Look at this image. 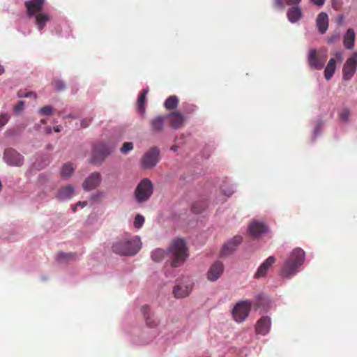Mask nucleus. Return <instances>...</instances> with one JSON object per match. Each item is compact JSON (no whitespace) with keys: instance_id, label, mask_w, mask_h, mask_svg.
Segmentation results:
<instances>
[{"instance_id":"nucleus-33","label":"nucleus","mask_w":357,"mask_h":357,"mask_svg":"<svg viewBox=\"0 0 357 357\" xmlns=\"http://www.w3.org/2000/svg\"><path fill=\"white\" fill-rule=\"evenodd\" d=\"M38 113L41 116H50L53 113V108L50 105H46L40 108Z\"/></svg>"},{"instance_id":"nucleus-8","label":"nucleus","mask_w":357,"mask_h":357,"mask_svg":"<svg viewBox=\"0 0 357 357\" xmlns=\"http://www.w3.org/2000/svg\"><path fill=\"white\" fill-rule=\"evenodd\" d=\"M327 55L321 54L316 49H310L307 56L309 67L314 70H321L326 61Z\"/></svg>"},{"instance_id":"nucleus-20","label":"nucleus","mask_w":357,"mask_h":357,"mask_svg":"<svg viewBox=\"0 0 357 357\" xmlns=\"http://www.w3.org/2000/svg\"><path fill=\"white\" fill-rule=\"evenodd\" d=\"M275 262V258L273 256L268 257L258 268L257 272L255 274V278H260L266 274V272L269 268Z\"/></svg>"},{"instance_id":"nucleus-47","label":"nucleus","mask_w":357,"mask_h":357,"mask_svg":"<svg viewBox=\"0 0 357 357\" xmlns=\"http://www.w3.org/2000/svg\"><path fill=\"white\" fill-rule=\"evenodd\" d=\"M91 120L90 119H83L81 122V126L82 128H86L89 125V123H90Z\"/></svg>"},{"instance_id":"nucleus-52","label":"nucleus","mask_w":357,"mask_h":357,"mask_svg":"<svg viewBox=\"0 0 357 357\" xmlns=\"http://www.w3.org/2000/svg\"><path fill=\"white\" fill-rule=\"evenodd\" d=\"M232 193H233L232 190H229L227 193L224 191V194H225L227 197L231 196L232 195Z\"/></svg>"},{"instance_id":"nucleus-18","label":"nucleus","mask_w":357,"mask_h":357,"mask_svg":"<svg viewBox=\"0 0 357 357\" xmlns=\"http://www.w3.org/2000/svg\"><path fill=\"white\" fill-rule=\"evenodd\" d=\"M166 115H159L150 121L151 130L153 132H161L165 128Z\"/></svg>"},{"instance_id":"nucleus-41","label":"nucleus","mask_w":357,"mask_h":357,"mask_svg":"<svg viewBox=\"0 0 357 357\" xmlns=\"http://www.w3.org/2000/svg\"><path fill=\"white\" fill-rule=\"evenodd\" d=\"M197 109V107L194 105H191V104H186L185 107V112L186 113H188V114H190V113H193Z\"/></svg>"},{"instance_id":"nucleus-51","label":"nucleus","mask_w":357,"mask_h":357,"mask_svg":"<svg viewBox=\"0 0 357 357\" xmlns=\"http://www.w3.org/2000/svg\"><path fill=\"white\" fill-rule=\"evenodd\" d=\"M54 130L56 132H59L61 131V126H54Z\"/></svg>"},{"instance_id":"nucleus-57","label":"nucleus","mask_w":357,"mask_h":357,"mask_svg":"<svg viewBox=\"0 0 357 357\" xmlns=\"http://www.w3.org/2000/svg\"><path fill=\"white\" fill-rule=\"evenodd\" d=\"M51 132H52L51 128H47V132H48V133H51Z\"/></svg>"},{"instance_id":"nucleus-12","label":"nucleus","mask_w":357,"mask_h":357,"mask_svg":"<svg viewBox=\"0 0 357 357\" xmlns=\"http://www.w3.org/2000/svg\"><path fill=\"white\" fill-rule=\"evenodd\" d=\"M45 0H29L24 3L26 8V13L29 17H33L36 14L41 13Z\"/></svg>"},{"instance_id":"nucleus-49","label":"nucleus","mask_w":357,"mask_h":357,"mask_svg":"<svg viewBox=\"0 0 357 357\" xmlns=\"http://www.w3.org/2000/svg\"><path fill=\"white\" fill-rule=\"evenodd\" d=\"M335 56L340 62L342 61V54L340 52L335 53Z\"/></svg>"},{"instance_id":"nucleus-21","label":"nucleus","mask_w":357,"mask_h":357,"mask_svg":"<svg viewBox=\"0 0 357 357\" xmlns=\"http://www.w3.org/2000/svg\"><path fill=\"white\" fill-rule=\"evenodd\" d=\"M74 195V188L72 185H68L59 189L56 195V199L63 201L70 199Z\"/></svg>"},{"instance_id":"nucleus-29","label":"nucleus","mask_w":357,"mask_h":357,"mask_svg":"<svg viewBox=\"0 0 357 357\" xmlns=\"http://www.w3.org/2000/svg\"><path fill=\"white\" fill-rule=\"evenodd\" d=\"M178 105V99L176 96H171L168 97L165 103V107L168 110L174 109Z\"/></svg>"},{"instance_id":"nucleus-36","label":"nucleus","mask_w":357,"mask_h":357,"mask_svg":"<svg viewBox=\"0 0 357 357\" xmlns=\"http://www.w3.org/2000/svg\"><path fill=\"white\" fill-rule=\"evenodd\" d=\"M205 208L203 203H195L192 206V210L195 213H201Z\"/></svg>"},{"instance_id":"nucleus-42","label":"nucleus","mask_w":357,"mask_h":357,"mask_svg":"<svg viewBox=\"0 0 357 357\" xmlns=\"http://www.w3.org/2000/svg\"><path fill=\"white\" fill-rule=\"evenodd\" d=\"M24 102L20 100L18 103L14 107V110L16 112H20L24 109Z\"/></svg>"},{"instance_id":"nucleus-15","label":"nucleus","mask_w":357,"mask_h":357,"mask_svg":"<svg viewBox=\"0 0 357 357\" xmlns=\"http://www.w3.org/2000/svg\"><path fill=\"white\" fill-rule=\"evenodd\" d=\"M243 238L241 236H235L233 238L226 243L222 249V256H227L231 254L242 242Z\"/></svg>"},{"instance_id":"nucleus-34","label":"nucleus","mask_w":357,"mask_h":357,"mask_svg":"<svg viewBox=\"0 0 357 357\" xmlns=\"http://www.w3.org/2000/svg\"><path fill=\"white\" fill-rule=\"evenodd\" d=\"M144 221V217L140 214H137L135 218L134 226L137 229H140L143 226Z\"/></svg>"},{"instance_id":"nucleus-43","label":"nucleus","mask_w":357,"mask_h":357,"mask_svg":"<svg viewBox=\"0 0 357 357\" xmlns=\"http://www.w3.org/2000/svg\"><path fill=\"white\" fill-rule=\"evenodd\" d=\"M326 0H310V2L312 3L313 5L321 8L322 7L325 3Z\"/></svg>"},{"instance_id":"nucleus-27","label":"nucleus","mask_w":357,"mask_h":357,"mask_svg":"<svg viewBox=\"0 0 357 357\" xmlns=\"http://www.w3.org/2000/svg\"><path fill=\"white\" fill-rule=\"evenodd\" d=\"M33 17H35L36 24L40 31L43 30L47 22L50 20V16L48 14L42 12L36 14Z\"/></svg>"},{"instance_id":"nucleus-45","label":"nucleus","mask_w":357,"mask_h":357,"mask_svg":"<svg viewBox=\"0 0 357 357\" xmlns=\"http://www.w3.org/2000/svg\"><path fill=\"white\" fill-rule=\"evenodd\" d=\"M301 1V0H285V3L287 5H294L298 6V4Z\"/></svg>"},{"instance_id":"nucleus-3","label":"nucleus","mask_w":357,"mask_h":357,"mask_svg":"<svg viewBox=\"0 0 357 357\" xmlns=\"http://www.w3.org/2000/svg\"><path fill=\"white\" fill-rule=\"evenodd\" d=\"M304 261L305 252L299 248L294 249L284 262L281 270V275L284 278H289L294 275L296 273L298 268L303 264Z\"/></svg>"},{"instance_id":"nucleus-4","label":"nucleus","mask_w":357,"mask_h":357,"mask_svg":"<svg viewBox=\"0 0 357 357\" xmlns=\"http://www.w3.org/2000/svg\"><path fill=\"white\" fill-rule=\"evenodd\" d=\"M153 192V185L149 178L142 179L137 185L134 192V196L139 203H143L149 199Z\"/></svg>"},{"instance_id":"nucleus-59","label":"nucleus","mask_w":357,"mask_h":357,"mask_svg":"<svg viewBox=\"0 0 357 357\" xmlns=\"http://www.w3.org/2000/svg\"><path fill=\"white\" fill-rule=\"evenodd\" d=\"M67 117H70V118H73V116L71 115H68L67 116H65V118H67Z\"/></svg>"},{"instance_id":"nucleus-37","label":"nucleus","mask_w":357,"mask_h":357,"mask_svg":"<svg viewBox=\"0 0 357 357\" xmlns=\"http://www.w3.org/2000/svg\"><path fill=\"white\" fill-rule=\"evenodd\" d=\"M132 149L133 144L132 142H125L121 148V151L123 153H127L130 151L132 150Z\"/></svg>"},{"instance_id":"nucleus-30","label":"nucleus","mask_w":357,"mask_h":357,"mask_svg":"<svg viewBox=\"0 0 357 357\" xmlns=\"http://www.w3.org/2000/svg\"><path fill=\"white\" fill-rule=\"evenodd\" d=\"M167 253L165 251L160 248L154 250L151 253V258L155 262L161 261Z\"/></svg>"},{"instance_id":"nucleus-19","label":"nucleus","mask_w":357,"mask_h":357,"mask_svg":"<svg viewBox=\"0 0 357 357\" xmlns=\"http://www.w3.org/2000/svg\"><path fill=\"white\" fill-rule=\"evenodd\" d=\"M248 231L252 237H258L267 231V227L263 222L254 221L250 223Z\"/></svg>"},{"instance_id":"nucleus-25","label":"nucleus","mask_w":357,"mask_h":357,"mask_svg":"<svg viewBox=\"0 0 357 357\" xmlns=\"http://www.w3.org/2000/svg\"><path fill=\"white\" fill-rule=\"evenodd\" d=\"M141 311L144 314L146 324L149 327L154 328L158 325V321L153 318V317L150 313V309L149 306H142L141 308Z\"/></svg>"},{"instance_id":"nucleus-9","label":"nucleus","mask_w":357,"mask_h":357,"mask_svg":"<svg viewBox=\"0 0 357 357\" xmlns=\"http://www.w3.org/2000/svg\"><path fill=\"white\" fill-rule=\"evenodd\" d=\"M357 68V51L354 52L345 61L342 68V77L349 80L354 75Z\"/></svg>"},{"instance_id":"nucleus-1","label":"nucleus","mask_w":357,"mask_h":357,"mask_svg":"<svg viewBox=\"0 0 357 357\" xmlns=\"http://www.w3.org/2000/svg\"><path fill=\"white\" fill-rule=\"evenodd\" d=\"M141 248L142 243L139 236H126L114 242L112 250L121 256H133L140 250Z\"/></svg>"},{"instance_id":"nucleus-22","label":"nucleus","mask_w":357,"mask_h":357,"mask_svg":"<svg viewBox=\"0 0 357 357\" xmlns=\"http://www.w3.org/2000/svg\"><path fill=\"white\" fill-rule=\"evenodd\" d=\"M316 24L319 31L321 34L325 33L328 28V15L324 12L320 13L317 17Z\"/></svg>"},{"instance_id":"nucleus-26","label":"nucleus","mask_w":357,"mask_h":357,"mask_svg":"<svg viewBox=\"0 0 357 357\" xmlns=\"http://www.w3.org/2000/svg\"><path fill=\"white\" fill-rule=\"evenodd\" d=\"M147 93L148 89H144L140 92V94L137 98V108L142 116H144L146 112L145 102L146 100Z\"/></svg>"},{"instance_id":"nucleus-13","label":"nucleus","mask_w":357,"mask_h":357,"mask_svg":"<svg viewBox=\"0 0 357 357\" xmlns=\"http://www.w3.org/2000/svg\"><path fill=\"white\" fill-rule=\"evenodd\" d=\"M166 119L169 121L170 126L175 130L183 127L185 121V117L179 112H174L167 114Z\"/></svg>"},{"instance_id":"nucleus-32","label":"nucleus","mask_w":357,"mask_h":357,"mask_svg":"<svg viewBox=\"0 0 357 357\" xmlns=\"http://www.w3.org/2000/svg\"><path fill=\"white\" fill-rule=\"evenodd\" d=\"M75 257V254L73 253H65V252H60L56 256V260L59 262H61L63 261H68L70 259H73Z\"/></svg>"},{"instance_id":"nucleus-39","label":"nucleus","mask_w":357,"mask_h":357,"mask_svg":"<svg viewBox=\"0 0 357 357\" xmlns=\"http://www.w3.org/2000/svg\"><path fill=\"white\" fill-rule=\"evenodd\" d=\"M53 84L56 91H61L65 88L64 83L60 80H55Z\"/></svg>"},{"instance_id":"nucleus-11","label":"nucleus","mask_w":357,"mask_h":357,"mask_svg":"<svg viewBox=\"0 0 357 357\" xmlns=\"http://www.w3.org/2000/svg\"><path fill=\"white\" fill-rule=\"evenodd\" d=\"M113 149L103 144H96L93 150L92 162L98 163L107 157Z\"/></svg>"},{"instance_id":"nucleus-44","label":"nucleus","mask_w":357,"mask_h":357,"mask_svg":"<svg viewBox=\"0 0 357 357\" xmlns=\"http://www.w3.org/2000/svg\"><path fill=\"white\" fill-rule=\"evenodd\" d=\"M285 0H274V6L279 8H283L284 7Z\"/></svg>"},{"instance_id":"nucleus-40","label":"nucleus","mask_w":357,"mask_h":357,"mask_svg":"<svg viewBox=\"0 0 357 357\" xmlns=\"http://www.w3.org/2000/svg\"><path fill=\"white\" fill-rule=\"evenodd\" d=\"M18 97L19 98H28V97H33L34 99L36 98V94L33 92H28V93H23V92H18Z\"/></svg>"},{"instance_id":"nucleus-38","label":"nucleus","mask_w":357,"mask_h":357,"mask_svg":"<svg viewBox=\"0 0 357 357\" xmlns=\"http://www.w3.org/2000/svg\"><path fill=\"white\" fill-rule=\"evenodd\" d=\"M10 116L6 114L0 115V128L4 126L8 121Z\"/></svg>"},{"instance_id":"nucleus-7","label":"nucleus","mask_w":357,"mask_h":357,"mask_svg":"<svg viewBox=\"0 0 357 357\" xmlns=\"http://www.w3.org/2000/svg\"><path fill=\"white\" fill-rule=\"evenodd\" d=\"M160 160V150L153 146L149 149L142 156L140 164L143 169H150L153 168Z\"/></svg>"},{"instance_id":"nucleus-31","label":"nucleus","mask_w":357,"mask_h":357,"mask_svg":"<svg viewBox=\"0 0 357 357\" xmlns=\"http://www.w3.org/2000/svg\"><path fill=\"white\" fill-rule=\"evenodd\" d=\"M74 172V167L70 163L65 164L61 171V174L63 178H68L71 176Z\"/></svg>"},{"instance_id":"nucleus-55","label":"nucleus","mask_w":357,"mask_h":357,"mask_svg":"<svg viewBox=\"0 0 357 357\" xmlns=\"http://www.w3.org/2000/svg\"><path fill=\"white\" fill-rule=\"evenodd\" d=\"M172 150L173 151H176L177 149V146H173L172 148H171Z\"/></svg>"},{"instance_id":"nucleus-5","label":"nucleus","mask_w":357,"mask_h":357,"mask_svg":"<svg viewBox=\"0 0 357 357\" xmlns=\"http://www.w3.org/2000/svg\"><path fill=\"white\" fill-rule=\"evenodd\" d=\"M194 287V283L189 277H183L177 280L173 289V294L176 298L188 297Z\"/></svg>"},{"instance_id":"nucleus-58","label":"nucleus","mask_w":357,"mask_h":357,"mask_svg":"<svg viewBox=\"0 0 357 357\" xmlns=\"http://www.w3.org/2000/svg\"><path fill=\"white\" fill-rule=\"evenodd\" d=\"M262 298V295H259V296H257V298H258V299H260V298Z\"/></svg>"},{"instance_id":"nucleus-56","label":"nucleus","mask_w":357,"mask_h":357,"mask_svg":"<svg viewBox=\"0 0 357 357\" xmlns=\"http://www.w3.org/2000/svg\"><path fill=\"white\" fill-rule=\"evenodd\" d=\"M77 206H77V204H75V205L73 207V211H76V210H77Z\"/></svg>"},{"instance_id":"nucleus-16","label":"nucleus","mask_w":357,"mask_h":357,"mask_svg":"<svg viewBox=\"0 0 357 357\" xmlns=\"http://www.w3.org/2000/svg\"><path fill=\"white\" fill-rule=\"evenodd\" d=\"M101 177L100 173L93 172L87 177L83 183V188L85 190H91L97 188L100 183Z\"/></svg>"},{"instance_id":"nucleus-53","label":"nucleus","mask_w":357,"mask_h":357,"mask_svg":"<svg viewBox=\"0 0 357 357\" xmlns=\"http://www.w3.org/2000/svg\"><path fill=\"white\" fill-rule=\"evenodd\" d=\"M4 73V68L0 65V75Z\"/></svg>"},{"instance_id":"nucleus-10","label":"nucleus","mask_w":357,"mask_h":357,"mask_svg":"<svg viewBox=\"0 0 357 357\" xmlns=\"http://www.w3.org/2000/svg\"><path fill=\"white\" fill-rule=\"evenodd\" d=\"M3 160L10 166H22L24 163V157L16 150L9 148L3 153Z\"/></svg>"},{"instance_id":"nucleus-17","label":"nucleus","mask_w":357,"mask_h":357,"mask_svg":"<svg viewBox=\"0 0 357 357\" xmlns=\"http://www.w3.org/2000/svg\"><path fill=\"white\" fill-rule=\"evenodd\" d=\"M271 324V319L268 317H262L256 324V333L262 335H266L270 331Z\"/></svg>"},{"instance_id":"nucleus-50","label":"nucleus","mask_w":357,"mask_h":357,"mask_svg":"<svg viewBox=\"0 0 357 357\" xmlns=\"http://www.w3.org/2000/svg\"><path fill=\"white\" fill-rule=\"evenodd\" d=\"M76 204H77V206H81L82 208H83L87 205V202H78Z\"/></svg>"},{"instance_id":"nucleus-14","label":"nucleus","mask_w":357,"mask_h":357,"mask_svg":"<svg viewBox=\"0 0 357 357\" xmlns=\"http://www.w3.org/2000/svg\"><path fill=\"white\" fill-rule=\"evenodd\" d=\"M223 271V264L219 261H217L213 263L209 268L207 273V279L211 282L216 281L222 275Z\"/></svg>"},{"instance_id":"nucleus-2","label":"nucleus","mask_w":357,"mask_h":357,"mask_svg":"<svg viewBox=\"0 0 357 357\" xmlns=\"http://www.w3.org/2000/svg\"><path fill=\"white\" fill-rule=\"evenodd\" d=\"M170 258V264L173 267H179L188 257V250L184 239L177 238L173 239L167 249Z\"/></svg>"},{"instance_id":"nucleus-24","label":"nucleus","mask_w":357,"mask_h":357,"mask_svg":"<svg viewBox=\"0 0 357 357\" xmlns=\"http://www.w3.org/2000/svg\"><path fill=\"white\" fill-rule=\"evenodd\" d=\"M356 34L353 29H349L343 37V44L346 49L351 50L354 48Z\"/></svg>"},{"instance_id":"nucleus-23","label":"nucleus","mask_w":357,"mask_h":357,"mask_svg":"<svg viewBox=\"0 0 357 357\" xmlns=\"http://www.w3.org/2000/svg\"><path fill=\"white\" fill-rule=\"evenodd\" d=\"M287 16L289 22L295 23L302 17L303 12L298 6H294L288 10Z\"/></svg>"},{"instance_id":"nucleus-48","label":"nucleus","mask_w":357,"mask_h":357,"mask_svg":"<svg viewBox=\"0 0 357 357\" xmlns=\"http://www.w3.org/2000/svg\"><path fill=\"white\" fill-rule=\"evenodd\" d=\"M343 20H344V16L342 15H340L338 17H337V23L338 24H342V22H343Z\"/></svg>"},{"instance_id":"nucleus-28","label":"nucleus","mask_w":357,"mask_h":357,"mask_svg":"<svg viewBox=\"0 0 357 357\" xmlns=\"http://www.w3.org/2000/svg\"><path fill=\"white\" fill-rule=\"evenodd\" d=\"M336 68V60L334 58H331L325 70H324V77L326 79L329 80L335 73V70Z\"/></svg>"},{"instance_id":"nucleus-46","label":"nucleus","mask_w":357,"mask_h":357,"mask_svg":"<svg viewBox=\"0 0 357 357\" xmlns=\"http://www.w3.org/2000/svg\"><path fill=\"white\" fill-rule=\"evenodd\" d=\"M338 39H339L338 35L332 36L328 38V43H330V44L334 43Z\"/></svg>"},{"instance_id":"nucleus-6","label":"nucleus","mask_w":357,"mask_h":357,"mask_svg":"<svg viewBox=\"0 0 357 357\" xmlns=\"http://www.w3.org/2000/svg\"><path fill=\"white\" fill-rule=\"evenodd\" d=\"M251 306L252 303L248 300L237 303L232 310L234 319L238 323L244 321L250 314Z\"/></svg>"},{"instance_id":"nucleus-54","label":"nucleus","mask_w":357,"mask_h":357,"mask_svg":"<svg viewBox=\"0 0 357 357\" xmlns=\"http://www.w3.org/2000/svg\"><path fill=\"white\" fill-rule=\"evenodd\" d=\"M40 123H41L42 124H46L47 121H46V120H45V119H42V120L40 121Z\"/></svg>"},{"instance_id":"nucleus-35","label":"nucleus","mask_w":357,"mask_h":357,"mask_svg":"<svg viewBox=\"0 0 357 357\" xmlns=\"http://www.w3.org/2000/svg\"><path fill=\"white\" fill-rule=\"evenodd\" d=\"M339 116H340V118L341 119V120H342L345 122L348 121L349 119V116H350V112H349V109L344 108L340 112Z\"/></svg>"}]
</instances>
